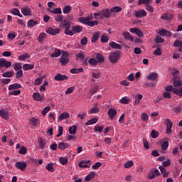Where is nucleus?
Segmentation results:
<instances>
[{
  "label": "nucleus",
  "instance_id": "obj_10",
  "mask_svg": "<svg viewBox=\"0 0 182 182\" xmlns=\"http://www.w3.org/2000/svg\"><path fill=\"white\" fill-rule=\"evenodd\" d=\"M21 13L24 16H32V11H31V8L29 6H26L21 9Z\"/></svg>",
  "mask_w": 182,
  "mask_h": 182
},
{
  "label": "nucleus",
  "instance_id": "obj_51",
  "mask_svg": "<svg viewBox=\"0 0 182 182\" xmlns=\"http://www.w3.org/2000/svg\"><path fill=\"white\" fill-rule=\"evenodd\" d=\"M18 153L19 154L25 155L28 153V149H26V147L22 146L18 151Z\"/></svg>",
  "mask_w": 182,
  "mask_h": 182
},
{
  "label": "nucleus",
  "instance_id": "obj_26",
  "mask_svg": "<svg viewBox=\"0 0 182 182\" xmlns=\"http://www.w3.org/2000/svg\"><path fill=\"white\" fill-rule=\"evenodd\" d=\"M69 148V143L67 142H60L58 144V149L60 150H65V149Z\"/></svg>",
  "mask_w": 182,
  "mask_h": 182
},
{
  "label": "nucleus",
  "instance_id": "obj_30",
  "mask_svg": "<svg viewBox=\"0 0 182 182\" xmlns=\"http://www.w3.org/2000/svg\"><path fill=\"white\" fill-rule=\"evenodd\" d=\"M109 46L112 49H122V46H120V44L113 41L109 43Z\"/></svg>",
  "mask_w": 182,
  "mask_h": 182
},
{
  "label": "nucleus",
  "instance_id": "obj_43",
  "mask_svg": "<svg viewBox=\"0 0 182 182\" xmlns=\"http://www.w3.org/2000/svg\"><path fill=\"white\" fill-rule=\"evenodd\" d=\"M11 68L12 66V63L11 61H7L5 58H3V68Z\"/></svg>",
  "mask_w": 182,
  "mask_h": 182
},
{
  "label": "nucleus",
  "instance_id": "obj_28",
  "mask_svg": "<svg viewBox=\"0 0 182 182\" xmlns=\"http://www.w3.org/2000/svg\"><path fill=\"white\" fill-rule=\"evenodd\" d=\"M110 12H112V14H117L119 12H122V7L119 6H113L110 9Z\"/></svg>",
  "mask_w": 182,
  "mask_h": 182
},
{
  "label": "nucleus",
  "instance_id": "obj_23",
  "mask_svg": "<svg viewBox=\"0 0 182 182\" xmlns=\"http://www.w3.org/2000/svg\"><path fill=\"white\" fill-rule=\"evenodd\" d=\"M72 29L73 35H75V33H80V32L83 31V28L80 26H72Z\"/></svg>",
  "mask_w": 182,
  "mask_h": 182
},
{
  "label": "nucleus",
  "instance_id": "obj_31",
  "mask_svg": "<svg viewBox=\"0 0 182 182\" xmlns=\"http://www.w3.org/2000/svg\"><path fill=\"white\" fill-rule=\"evenodd\" d=\"M96 59L97 60V63H103V62H105V58L101 53H97Z\"/></svg>",
  "mask_w": 182,
  "mask_h": 182
},
{
  "label": "nucleus",
  "instance_id": "obj_1",
  "mask_svg": "<svg viewBox=\"0 0 182 182\" xmlns=\"http://www.w3.org/2000/svg\"><path fill=\"white\" fill-rule=\"evenodd\" d=\"M94 17L93 15L90 14L87 17H80L79 18V21L80 23H83L84 25H87L88 26H90L92 28V26H95L96 25H99V21L95 20L93 21Z\"/></svg>",
  "mask_w": 182,
  "mask_h": 182
},
{
  "label": "nucleus",
  "instance_id": "obj_38",
  "mask_svg": "<svg viewBox=\"0 0 182 182\" xmlns=\"http://www.w3.org/2000/svg\"><path fill=\"white\" fill-rule=\"evenodd\" d=\"M38 143H39L40 149H41V150H44L45 146H46V141H43L42 138H39Z\"/></svg>",
  "mask_w": 182,
  "mask_h": 182
},
{
  "label": "nucleus",
  "instance_id": "obj_59",
  "mask_svg": "<svg viewBox=\"0 0 182 182\" xmlns=\"http://www.w3.org/2000/svg\"><path fill=\"white\" fill-rule=\"evenodd\" d=\"M133 164H134L133 161H128L124 164V166L125 168H130V167H132Z\"/></svg>",
  "mask_w": 182,
  "mask_h": 182
},
{
  "label": "nucleus",
  "instance_id": "obj_62",
  "mask_svg": "<svg viewBox=\"0 0 182 182\" xmlns=\"http://www.w3.org/2000/svg\"><path fill=\"white\" fill-rule=\"evenodd\" d=\"M95 19H103V14L102 11L100 13H95L94 14Z\"/></svg>",
  "mask_w": 182,
  "mask_h": 182
},
{
  "label": "nucleus",
  "instance_id": "obj_45",
  "mask_svg": "<svg viewBox=\"0 0 182 182\" xmlns=\"http://www.w3.org/2000/svg\"><path fill=\"white\" fill-rule=\"evenodd\" d=\"M71 26L70 23L68 21L65 22L63 24L60 23L59 25V28H65V29L70 28Z\"/></svg>",
  "mask_w": 182,
  "mask_h": 182
},
{
  "label": "nucleus",
  "instance_id": "obj_25",
  "mask_svg": "<svg viewBox=\"0 0 182 182\" xmlns=\"http://www.w3.org/2000/svg\"><path fill=\"white\" fill-rule=\"evenodd\" d=\"M111 12H112V11H110V10H109V9L102 10V11H101V13L102 14V16H103L104 18H110V16H112Z\"/></svg>",
  "mask_w": 182,
  "mask_h": 182
},
{
  "label": "nucleus",
  "instance_id": "obj_48",
  "mask_svg": "<svg viewBox=\"0 0 182 182\" xmlns=\"http://www.w3.org/2000/svg\"><path fill=\"white\" fill-rule=\"evenodd\" d=\"M70 11H72V6H65L63 9V12L65 14H69V12H70Z\"/></svg>",
  "mask_w": 182,
  "mask_h": 182
},
{
  "label": "nucleus",
  "instance_id": "obj_33",
  "mask_svg": "<svg viewBox=\"0 0 182 182\" xmlns=\"http://www.w3.org/2000/svg\"><path fill=\"white\" fill-rule=\"evenodd\" d=\"M13 68L16 72L18 70H21L22 69V64L21 63H14L13 64Z\"/></svg>",
  "mask_w": 182,
  "mask_h": 182
},
{
  "label": "nucleus",
  "instance_id": "obj_42",
  "mask_svg": "<svg viewBox=\"0 0 182 182\" xmlns=\"http://www.w3.org/2000/svg\"><path fill=\"white\" fill-rule=\"evenodd\" d=\"M14 76V71H6L2 74L3 77H12Z\"/></svg>",
  "mask_w": 182,
  "mask_h": 182
},
{
  "label": "nucleus",
  "instance_id": "obj_18",
  "mask_svg": "<svg viewBox=\"0 0 182 182\" xmlns=\"http://www.w3.org/2000/svg\"><path fill=\"white\" fill-rule=\"evenodd\" d=\"M99 38H100V31L95 32L92 35V37L91 38V42L92 43L97 42V41H99Z\"/></svg>",
  "mask_w": 182,
  "mask_h": 182
},
{
  "label": "nucleus",
  "instance_id": "obj_24",
  "mask_svg": "<svg viewBox=\"0 0 182 182\" xmlns=\"http://www.w3.org/2000/svg\"><path fill=\"white\" fill-rule=\"evenodd\" d=\"M174 48H178L179 52H182V41L180 40H176L173 43Z\"/></svg>",
  "mask_w": 182,
  "mask_h": 182
},
{
  "label": "nucleus",
  "instance_id": "obj_61",
  "mask_svg": "<svg viewBox=\"0 0 182 182\" xmlns=\"http://www.w3.org/2000/svg\"><path fill=\"white\" fill-rule=\"evenodd\" d=\"M147 178H149V180H153V178H156V174H154V171H151L147 175Z\"/></svg>",
  "mask_w": 182,
  "mask_h": 182
},
{
  "label": "nucleus",
  "instance_id": "obj_41",
  "mask_svg": "<svg viewBox=\"0 0 182 182\" xmlns=\"http://www.w3.org/2000/svg\"><path fill=\"white\" fill-rule=\"evenodd\" d=\"M95 123H97V118H92L85 123V126H91V124H95Z\"/></svg>",
  "mask_w": 182,
  "mask_h": 182
},
{
  "label": "nucleus",
  "instance_id": "obj_7",
  "mask_svg": "<svg viewBox=\"0 0 182 182\" xmlns=\"http://www.w3.org/2000/svg\"><path fill=\"white\" fill-rule=\"evenodd\" d=\"M46 33L53 36L55 35H58V33H60V29L58 28H53L52 27H49L48 28H47Z\"/></svg>",
  "mask_w": 182,
  "mask_h": 182
},
{
  "label": "nucleus",
  "instance_id": "obj_63",
  "mask_svg": "<svg viewBox=\"0 0 182 182\" xmlns=\"http://www.w3.org/2000/svg\"><path fill=\"white\" fill-rule=\"evenodd\" d=\"M160 134L159 133V132L156 131V130H152L151 133V136L152 137V139H157V136L159 135Z\"/></svg>",
  "mask_w": 182,
  "mask_h": 182
},
{
  "label": "nucleus",
  "instance_id": "obj_14",
  "mask_svg": "<svg viewBox=\"0 0 182 182\" xmlns=\"http://www.w3.org/2000/svg\"><path fill=\"white\" fill-rule=\"evenodd\" d=\"M55 80H57L58 82H60L62 80H68V76L65 75H62L60 73H58L55 77H54Z\"/></svg>",
  "mask_w": 182,
  "mask_h": 182
},
{
  "label": "nucleus",
  "instance_id": "obj_19",
  "mask_svg": "<svg viewBox=\"0 0 182 182\" xmlns=\"http://www.w3.org/2000/svg\"><path fill=\"white\" fill-rule=\"evenodd\" d=\"M174 18V15L172 14H163L161 18L163 20H166V21H171V19H173Z\"/></svg>",
  "mask_w": 182,
  "mask_h": 182
},
{
  "label": "nucleus",
  "instance_id": "obj_40",
  "mask_svg": "<svg viewBox=\"0 0 182 182\" xmlns=\"http://www.w3.org/2000/svg\"><path fill=\"white\" fill-rule=\"evenodd\" d=\"M48 12H50L51 14H62V9L60 8H56L54 10H50V9H48Z\"/></svg>",
  "mask_w": 182,
  "mask_h": 182
},
{
  "label": "nucleus",
  "instance_id": "obj_53",
  "mask_svg": "<svg viewBox=\"0 0 182 182\" xmlns=\"http://www.w3.org/2000/svg\"><path fill=\"white\" fill-rule=\"evenodd\" d=\"M129 102H130V100H129V97H123L121 100H119V102L124 105H127Z\"/></svg>",
  "mask_w": 182,
  "mask_h": 182
},
{
  "label": "nucleus",
  "instance_id": "obj_52",
  "mask_svg": "<svg viewBox=\"0 0 182 182\" xmlns=\"http://www.w3.org/2000/svg\"><path fill=\"white\" fill-rule=\"evenodd\" d=\"M141 119L143 122H147L149 120V115L146 112L141 114Z\"/></svg>",
  "mask_w": 182,
  "mask_h": 182
},
{
  "label": "nucleus",
  "instance_id": "obj_32",
  "mask_svg": "<svg viewBox=\"0 0 182 182\" xmlns=\"http://www.w3.org/2000/svg\"><path fill=\"white\" fill-rule=\"evenodd\" d=\"M62 52L60 51V50L56 48L55 50V51L53 52V53H52L50 55V57L51 58H59V56H60Z\"/></svg>",
  "mask_w": 182,
  "mask_h": 182
},
{
  "label": "nucleus",
  "instance_id": "obj_36",
  "mask_svg": "<svg viewBox=\"0 0 182 182\" xmlns=\"http://www.w3.org/2000/svg\"><path fill=\"white\" fill-rule=\"evenodd\" d=\"M35 68V65L33 64H24L23 65V70H32Z\"/></svg>",
  "mask_w": 182,
  "mask_h": 182
},
{
  "label": "nucleus",
  "instance_id": "obj_12",
  "mask_svg": "<svg viewBox=\"0 0 182 182\" xmlns=\"http://www.w3.org/2000/svg\"><path fill=\"white\" fill-rule=\"evenodd\" d=\"M0 116L2 119H4V120H8V119H9V112L8 110L2 109L0 110Z\"/></svg>",
  "mask_w": 182,
  "mask_h": 182
},
{
  "label": "nucleus",
  "instance_id": "obj_5",
  "mask_svg": "<svg viewBox=\"0 0 182 182\" xmlns=\"http://www.w3.org/2000/svg\"><path fill=\"white\" fill-rule=\"evenodd\" d=\"M129 32H131V33H135L139 38H143L144 36V33H143V31L139 28H131Z\"/></svg>",
  "mask_w": 182,
  "mask_h": 182
},
{
  "label": "nucleus",
  "instance_id": "obj_13",
  "mask_svg": "<svg viewBox=\"0 0 182 182\" xmlns=\"http://www.w3.org/2000/svg\"><path fill=\"white\" fill-rule=\"evenodd\" d=\"M146 79L147 80L154 82L156 79H159V74H157V73H151L149 75H148Z\"/></svg>",
  "mask_w": 182,
  "mask_h": 182
},
{
  "label": "nucleus",
  "instance_id": "obj_55",
  "mask_svg": "<svg viewBox=\"0 0 182 182\" xmlns=\"http://www.w3.org/2000/svg\"><path fill=\"white\" fill-rule=\"evenodd\" d=\"M64 33L65 35H68L69 36H73V29L72 28V30H70V28H65Z\"/></svg>",
  "mask_w": 182,
  "mask_h": 182
},
{
  "label": "nucleus",
  "instance_id": "obj_57",
  "mask_svg": "<svg viewBox=\"0 0 182 182\" xmlns=\"http://www.w3.org/2000/svg\"><path fill=\"white\" fill-rule=\"evenodd\" d=\"M88 63L92 65V66H96L97 65V60L95 58H90L88 60Z\"/></svg>",
  "mask_w": 182,
  "mask_h": 182
},
{
  "label": "nucleus",
  "instance_id": "obj_15",
  "mask_svg": "<svg viewBox=\"0 0 182 182\" xmlns=\"http://www.w3.org/2000/svg\"><path fill=\"white\" fill-rule=\"evenodd\" d=\"M26 166L27 164L25 162L18 161L16 163V168H18V170H21V171H23V170L26 168Z\"/></svg>",
  "mask_w": 182,
  "mask_h": 182
},
{
  "label": "nucleus",
  "instance_id": "obj_27",
  "mask_svg": "<svg viewBox=\"0 0 182 182\" xmlns=\"http://www.w3.org/2000/svg\"><path fill=\"white\" fill-rule=\"evenodd\" d=\"M96 177V172L92 171L85 177V181H90V180H93Z\"/></svg>",
  "mask_w": 182,
  "mask_h": 182
},
{
  "label": "nucleus",
  "instance_id": "obj_22",
  "mask_svg": "<svg viewBox=\"0 0 182 182\" xmlns=\"http://www.w3.org/2000/svg\"><path fill=\"white\" fill-rule=\"evenodd\" d=\"M141 99H143V95L141 94H138L135 96V100H134V106H139L140 105V102L141 101Z\"/></svg>",
  "mask_w": 182,
  "mask_h": 182
},
{
  "label": "nucleus",
  "instance_id": "obj_58",
  "mask_svg": "<svg viewBox=\"0 0 182 182\" xmlns=\"http://www.w3.org/2000/svg\"><path fill=\"white\" fill-rule=\"evenodd\" d=\"M101 42L102 43H106L107 42H109V36L103 34L101 36Z\"/></svg>",
  "mask_w": 182,
  "mask_h": 182
},
{
  "label": "nucleus",
  "instance_id": "obj_50",
  "mask_svg": "<svg viewBox=\"0 0 182 182\" xmlns=\"http://www.w3.org/2000/svg\"><path fill=\"white\" fill-rule=\"evenodd\" d=\"M76 130H77V128H76V126L75 125H73V127H70L68 129V132L70 133V134H76Z\"/></svg>",
  "mask_w": 182,
  "mask_h": 182
},
{
  "label": "nucleus",
  "instance_id": "obj_6",
  "mask_svg": "<svg viewBox=\"0 0 182 182\" xmlns=\"http://www.w3.org/2000/svg\"><path fill=\"white\" fill-rule=\"evenodd\" d=\"M166 134H171L173 133V130H171V127H173V122L170 120V119H166Z\"/></svg>",
  "mask_w": 182,
  "mask_h": 182
},
{
  "label": "nucleus",
  "instance_id": "obj_47",
  "mask_svg": "<svg viewBox=\"0 0 182 182\" xmlns=\"http://www.w3.org/2000/svg\"><path fill=\"white\" fill-rule=\"evenodd\" d=\"M30 58L31 55L28 53H26L18 56V60H26V59H29Z\"/></svg>",
  "mask_w": 182,
  "mask_h": 182
},
{
  "label": "nucleus",
  "instance_id": "obj_9",
  "mask_svg": "<svg viewBox=\"0 0 182 182\" xmlns=\"http://www.w3.org/2000/svg\"><path fill=\"white\" fill-rule=\"evenodd\" d=\"M134 15L136 16V18H143V16H147V13L146 12V10L141 9L134 11Z\"/></svg>",
  "mask_w": 182,
  "mask_h": 182
},
{
  "label": "nucleus",
  "instance_id": "obj_46",
  "mask_svg": "<svg viewBox=\"0 0 182 182\" xmlns=\"http://www.w3.org/2000/svg\"><path fill=\"white\" fill-rule=\"evenodd\" d=\"M36 25H38V21H34L33 20H30L27 23L28 28H33Z\"/></svg>",
  "mask_w": 182,
  "mask_h": 182
},
{
  "label": "nucleus",
  "instance_id": "obj_17",
  "mask_svg": "<svg viewBox=\"0 0 182 182\" xmlns=\"http://www.w3.org/2000/svg\"><path fill=\"white\" fill-rule=\"evenodd\" d=\"M122 36H124V39L127 41H130L131 42L134 41V38L132 37V34H130V33L128 31H124L122 34Z\"/></svg>",
  "mask_w": 182,
  "mask_h": 182
},
{
  "label": "nucleus",
  "instance_id": "obj_11",
  "mask_svg": "<svg viewBox=\"0 0 182 182\" xmlns=\"http://www.w3.org/2000/svg\"><path fill=\"white\" fill-rule=\"evenodd\" d=\"M33 98L36 102H42V100H45V97H43V95H41L39 92H34L33 94Z\"/></svg>",
  "mask_w": 182,
  "mask_h": 182
},
{
  "label": "nucleus",
  "instance_id": "obj_35",
  "mask_svg": "<svg viewBox=\"0 0 182 182\" xmlns=\"http://www.w3.org/2000/svg\"><path fill=\"white\" fill-rule=\"evenodd\" d=\"M38 119L37 118L32 117L31 119H30L29 123L33 127H36V126H38Z\"/></svg>",
  "mask_w": 182,
  "mask_h": 182
},
{
  "label": "nucleus",
  "instance_id": "obj_54",
  "mask_svg": "<svg viewBox=\"0 0 182 182\" xmlns=\"http://www.w3.org/2000/svg\"><path fill=\"white\" fill-rule=\"evenodd\" d=\"M155 42L156 43H163V42H164V39H163L161 36L157 35L155 37Z\"/></svg>",
  "mask_w": 182,
  "mask_h": 182
},
{
  "label": "nucleus",
  "instance_id": "obj_8",
  "mask_svg": "<svg viewBox=\"0 0 182 182\" xmlns=\"http://www.w3.org/2000/svg\"><path fill=\"white\" fill-rule=\"evenodd\" d=\"M90 160L81 161L78 166L81 167V168H89L91 166Z\"/></svg>",
  "mask_w": 182,
  "mask_h": 182
},
{
  "label": "nucleus",
  "instance_id": "obj_21",
  "mask_svg": "<svg viewBox=\"0 0 182 182\" xmlns=\"http://www.w3.org/2000/svg\"><path fill=\"white\" fill-rule=\"evenodd\" d=\"M70 116V115L68 114V112H65L62 113L60 115H59L58 122H62V120H65V119H69Z\"/></svg>",
  "mask_w": 182,
  "mask_h": 182
},
{
  "label": "nucleus",
  "instance_id": "obj_2",
  "mask_svg": "<svg viewBox=\"0 0 182 182\" xmlns=\"http://www.w3.org/2000/svg\"><path fill=\"white\" fill-rule=\"evenodd\" d=\"M173 93L179 97H182V80H174L173 82Z\"/></svg>",
  "mask_w": 182,
  "mask_h": 182
},
{
  "label": "nucleus",
  "instance_id": "obj_3",
  "mask_svg": "<svg viewBox=\"0 0 182 182\" xmlns=\"http://www.w3.org/2000/svg\"><path fill=\"white\" fill-rule=\"evenodd\" d=\"M60 62L62 66H66V65L70 62V60L69 59V53L63 51L61 55Z\"/></svg>",
  "mask_w": 182,
  "mask_h": 182
},
{
  "label": "nucleus",
  "instance_id": "obj_16",
  "mask_svg": "<svg viewBox=\"0 0 182 182\" xmlns=\"http://www.w3.org/2000/svg\"><path fill=\"white\" fill-rule=\"evenodd\" d=\"M117 114V111L114 108H111L108 110V116L111 120L114 119V116Z\"/></svg>",
  "mask_w": 182,
  "mask_h": 182
},
{
  "label": "nucleus",
  "instance_id": "obj_49",
  "mask_svg": "<svg viewBox=\"0 0 182 182\" xmlns=\"http://www.w3.org/2000/svg\"><path fill=\"white\" fill-rule=\"evenodd\" d=\"M59 161L63 166H66V164L68 161V158L66 157H60L59 158Z\"/></svg>",
  "mask_w": 182,
  "mask_h": 182
},
{
  "label": "nucleus",
  "instance_id": "obj_44",
  "mask_svg": "<svg viewBox=\"0 0 182 182\" xmlns=\"http://www.w3.org/2000/svg\"><path fill=\"white\" fill-rule=\"evenodd\" d=\"M83 72V68H73L70 70V73L76 74V73H82Z\"/></svg>",
  "mask_w": 182,
  "mask_h": 182
},
{
  "label": "nucleus",
  "instance_id": "obj_29",
  "mask_svg": "<svg viewBox=\"0 0 182 182\" xmlns=\"http://www.w3.org/2000/svg\"><path fill=\"white\" fill-rule=\"evenodd\" d=\"M22 85L21 84L14 83L9 86V90H15V89H21Z\"/></svg>",
  "mask_w": 182,
  "mask_h": 182
},
{
  "label": "nucleus",
  "instance_id": "obj_20",
  "mask_svg": "<svg viewBox=\"0 0 182 182\" xmlns=\"http://www.w3.org/2000/svg\"><path fill=\"white\" fill-rule=\"evenodd\" d=\"M159 34L161 36H171V32L166 30V29H161L159 31Z\"/></svg>",
  "mask_w": 182,
  "mask_h": 182
},
{
  "label": "nucleus",
  "instance_id": "obj_60",
  "mask_svg": "<svg viewBox=\"0 0 182 182\" xmlns=\"http://www.w3.org/2000/svg\"><path fill=\"white\" fill-rule=\"evenodd\" d=\"M46 38V33H41L38 37V42H43V40Z\"/></svg>",
  "mask_w": 182,
  "mask_h": 182
},
{
  "label": "nucleus",
  "instance_id": "obj_34",
  "mask_svg": "<svg viewBox=\"0 0 182 182\" xmlns=\"http://www.w3.org/2000/svg\"><path fill=\"white\" fill-rule=\"evenodd\" d=\"M11 14H12L13 15H16L17 16H19V18H22V14L19 11V9H18L17 8L13 9L11 11Z\"/></svg>",
  "mask_w": 182,
  "mask_h": 182
},
{
  "label": "nucleus",
  "instance_id": "obj_37",
  "mask_svg": "<svg viewBox=\"0 0 182 182\" xmlns=\"http://www.w3.org/2000/svg\"><path fill=\"white\" fill-rule=\"evenodd\" d=\"M98 90H99V85H94L90 88V94L95 95V93H97Z\"/></svg>",
  "mask_w": 182,
  "mask_h": 182
},
{
  "label": "nucleus",
  "instance_id": "obj_4",
  "mask_svg": "<svg viewBox=\"0 0 182 182\" xmlns=\"http://www.w3.org/2000/svg\"><path fill=\"white\" fill-rule=\"evenodd\" d=\"M119 58H120V53L119 51L113 52L109 56L111 63H117Z\"/></svg>",
  "mask_w": 182,
  "mask_h": 182
},
{
  "label": "nucleus",
  "instance_id": "obj_64",
  "mask_svg": "<svg viewBox=\"0 0 182 182\" xmlns=\"http://www.w3.org/2000/svg\"><path fill=\"white\" fill-rule=\"evenodd\" d=\"M103 129H105V128L102 126H95L94 127V130L95 132H98V133H102L103 132Z\"/></svg>",
  "mask_w": 182,
  "mask_h": 182
},
{
  "label": "nucleus",
  "instance_id": "obj_56",
  "mask_svg": "<svg viewBox=\"0 0 182 182\" xmlns=\"http://www.w3.org/2000/svg\"><path fill=\"white\" fill-rule=\"evenodd\" d=\"M55 21L56 22H63V15H57L54 18Z\"/></svg>",
  "mask_w": 182,
  "mask_h": 182
},
{
  "label": "nucleus",
  "instance_id": "obj_39",
  "mask_svg": "<svg viewBox=\"0 0 182 182\" xmlns=\"http://www.w3.org/2000/svg\"><path fill=\"white\" fill-rule=\"evenodd\" d=\"M46 170L50 171V173H53L55 171V168H53V163H49L46 166Z\"/></svg>",
  "mask_w": 182,
  "mask_h": 182
}]
</instances>
